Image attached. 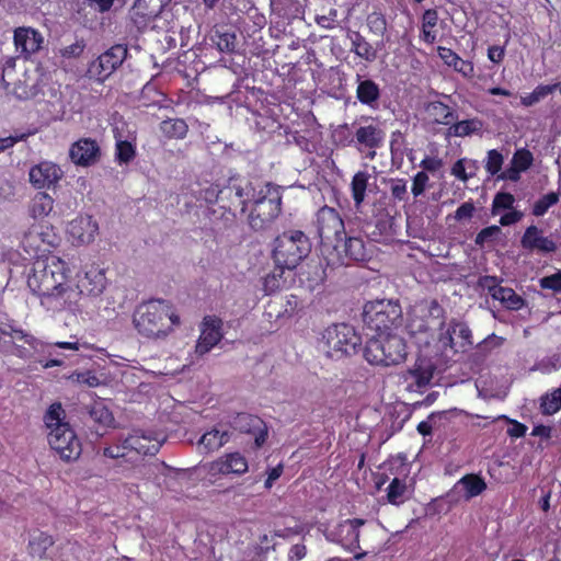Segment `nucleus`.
I'll return each mask as SVG.
<instances>
[{"label": "nucleus", "instance_id": "nucleus-1", "mask_svg": "<svg viewBox=\"0 0 561 561\" xmlns=\"http://www.w3.org/2000/svg\"><path fill=\"white\" fill-rule=\"evenodd\" d=\"M44 423L47 428L48 444L65 461H72L79 458L82 451L81 442L70 424L66 422V411L61 403L55 402L49 405Z\"/></svg>", "mask_w": 561, "mask_h": 561}, {"label": "nucleus", "instance_id": "nucleus-2", "mask_svg": "<svg viewBox=\"0 0 561 561\" xmlns=\"http://www.w3.org/2000/svg\"><path fill=\"white\" fill-rule=\"evenodd\" d=\"M312 244L301 230H288L274 240L272 252L277 268L294 270L310 254Z\"/></svg>", "mask_w": 561, "mask_h": 561}, {"label": "nucleus", "instance_id": "nucleus-3", "mask_svg": "<svg viewBox=\"0 0 561 561\" xmlns=\"http://www.w3.org/2000/svg\"><path fill=\"white\" fill-rule=\"evenodd\" d=\"M363 355L371 365H399L407 358V343L402 336L392 332L371 335L366 342Z\"/></svg>", "mask_w": 561, "mask_h": 561}, {"label": "nucleus", "instance_id": "nucleus-4", "mask_svg": "<svg viewBox=\"0 0 561 561\" xmlns=\"http://www.w3.org/2000/svg\"><path fill=\"white\" fill-rule=\"evenodd\" d=\"M362 317L366 329L375 334L391 333L403 322L401 305L394 299H376L366 302Z\"/></svg>", "mask_w": 561, "mask_h": 561}, {"label": "nucleus", "instance_id": "nucleus-5", "mask_svg": "<svg viewBox=\"0 0 561 561\" xmlns=\"http://www.w3.org/2000/svg\"><path fill=\"white\" fill-rule=\"evenodd\" d=\"M444 327L445 310L437 300L416 307L410 314L407 325L409 334L423 345H430L435 332L442 331Z\"/></svg>", "mask_w": 561, "mask_h": 561}, {"label": "nucleus", "instance_id": "nucleus-6", "mask_svg": "<svg viewBox=\"0 0 561 561\" xmlns=\"http://www.w3.org/2000/svg\"><path fill=\"white\" fill-rule=\"evenodd\" d=\"M323 351L332 359L339 360L358 353L362 339L353 327L339 323L329 327L322 335Z\"/></svg>", "mask_w": 561, "mask_h": 561}, {"label": "nucleus", "instance_id": "nucleus-7", "mask_svg": "<svg viewBox=\"0 0 561 561\" xmlns=\"http://www.w3.org/2000/svg\"><path fill=\"white\" fill-rule=\"evenodd\" d=\"M65 268L66 263L57 257H51L43 266L41 262H37L33 274L27 279L28 288L39 297L68 285Z\"/></svg>", "mask_w": 561, "mask_h": 561}, {"label": "nucleus", "instance_id": "nucleus-8", "mask_svg": "<svg viewBox=\"0 0 561 561\" xmlns=\"http://www.w3.org/2000/svg\"><path fill=\"white\" fill-rule=\"evenodd\" d=\"M317 229L323 248L337 250L345 236L344 221L339 213L324 206L317 214Z\"/></svg>", "mask_w": 561, "mask_h": 561}, {"label": "nucleus", "instance_id": "nucleus-9", "mask_svg": "<svg viewBox=\"0 0 561 561\" xmlns=\"http://www.w3.org/2000/svg\"><path fill=\"white\" fill-rule=\"evenodd\" d=\"M169 316V302L163 299H150L142 302V333L151 337L167 336L171 331L165 328Z\"/></svg>", "mask_w": 561, "mask_h": 561}, {"label": "nucleus", "instance_id": "nucleus-10", "mask_svg": "<svg viewBox=\"0 0 561 561\" xmlns=\"http://www.w3.org/2000/svg\"><path fill=\"white\" fill-rule=\"evenodd\" d=\"M282 198L278 192L257 198L248 216L250 227L254 231L267 229L280 214Z\"/></svg>", "mask_w": 561, "mask_h": 561}, {"label": "nucleus", "instance_id": "nucleus-11", "mask_svg": "<svg viewBox=\"0 0 561 561\" xmlns=\"http://www.w3.org/2000/svg\"><path fill=\"white\" fill-rule=\"evenodd\" d=\"M126 55L127 48L123 45L112 46L89 65V77L101 82L104 81L122 65Z\"/></svg>", "mask_w": 561, "mask_h": 561}, {"label": "nucleus", "instance_id": "nucleus-12", "mask_svg": "<svg viewBox=\"0 0 561 561\" xmlns=\"http://www.w3.org/2000/svg\"><path fill=\"white\" fill-rule=\"evenodd\" d=\"M366 523L362 518L346 519L337 524L333 529L324 533L329 541L335 542L344 547L346 550L354 552L360 548L359 546V528Z\"/></svg>", "mask_w": 561, "mask_h": 561}, {"label": "nucleus", "instance_id": "nucleus-13", "mask_svg": "<svg viewBox=\"0 0 561 561\" xmlns=\"http://www.w3.org/2000/svg\"><path fill=\"white\" fill-rule=\"evenodd\" d=\"M222 320L217 316H205L201 322V335L195 346L199 356L207 354L224 337Z\"/></svg>", "mask_w": 561, "mask_h": 561}, {"label": "nucleus", "instance_id": "nucleus-14", "mask_svg": "<svg viewBox=\"0 0 561 561\" xmlns=\"http://www.w3.org/2000/svg\"><path fill=\"white\" fill-rule=\"evenodd\" d=\"M80 293L78 288L66 285L61 288L53 290L48 294L39 296L41 305L51 312H59L62 310L75 311L79 299Z\"/></svg>", "mask_w": 561, "mask_h": 561}, {"label": "nucleus", "instance_id": "nucleus-15", "mask_svg": "<svg viewBox=\"0 0 561 561\" xmlns=\"http://www.w3.org/2000/svg\"><path fill=\"white\" fill-rule=\"evenodd\" d=\"M13 44L19 57L27 60L42 49L44 36L31 26H19L13 33Z\"/></svg>", "mask_w": 561, "mask_h": 561}, {"label": "nucleus", "instance_id": "nucleus-16", "mask_svg": "<svg viewBox=\"0 0 561 561\" xmlns=\"http://www.w3.org/2000/svg\"><path fill=\"white\" fill-rule=\"evenodd\" d=\"M438 343L443 351L450 347L457 352V345L465 351L467 346L472 345L471 330L466 323L453 319L446 331L439 333Z\"/></svg>", "mask_w": 561, "mask_h": 561}, {"label": "nucleus", "instance_id": "nucleus-17", "mask_svg": "<svg viewBox=\"0 0 561 561\" xmlns=\"http://www.w3.org/2000/svg\"><path fill=\"white\" fill-rule=\"evenodd\" d=\"M99 225L91 216H78L67 226V233L73 244L82 245L94 241Z\"/></svg>", "mask_w": 561, "mask_h": 561}, {"label": "nucleus", "instance_id": "nucleus-18", "mask_svg": "<svg viewBox=\"0 0 561 561\" xmlns=\"http://www.w3.org/2000/svg\"><path fill=\"white\" fill-rule=\"evenodd\" d=\"M232 426L241 433L252 435L257 448L261 447L267 438V426L264 421L256 415L239 413L233 419Z\"/></svg>", "mask_w": 561, "mask_h": 561}, {"label": "nucleus", "instance_id": "nucleus-19", "mask_svg": "<svg viewBox=\"0 0 561 561\" xmlns=\"http://www.w3.org/2000/svg\"><path fill=\"white\" fill-rule=\"evenodd\" d=\"M28 176L35 188H50L61 179L62 171L57 164L44 161L32 167Z\"/></svg>", "mask_w": 561, "mask_h": 561}, {"label": "nucleus", "instance_id": "nucleus-20", "mask_svg": "<svg viewBox=\"0 0 561 561\" xmlns=\"http://www.w3.org/2000/svg\"><path fill=\"white\" fill-rule=\"evenodd\" d=\"M103 454L110 458L123 459L131 465H137L140 460V436L131 434L121 444L106 447Z\"/></svg>", "mask_w": 561, "mask_h": 561}, {"label": "nucleus", "instance_id": "nucleus-21", "mask_svg": "<svg viewBox=\"0 0 561 561\" xmlns=\"http://www.w3.org/2000/svg\"><path fill=\"white\" fill-rule=\"evenodd\" d=\"M248 470V461L240 453H231L211 461L208 465V472L217 474H242Z\"/></svg>", "mask_w": 561, "mask_h": 561}, {"label": "nucleus", "instance_id": "nucleus-22", "mask_svg": "<svg viewBox=\"0 0 561 561\" xmlns=\"http://www.w3.org/2000/svg\"><path fill=\"white\" fill-rule=\"evenodd\" d=\"M436 370V366L428 357H417L412 367L407 369L403 377L405 380L412 379L413 383L409 388L415 386L417 389L427 386Z\"/></svg>", "mask_w": 561, "mask_h": 561}, {"label": "nucleus", "instance_id": "nucleus-23", "mask_svg": "<svg viewBox=\"0 0 561 561\" xmlns=\"http://www.w3.org/2000/svg\"><path fill=\"white\" fill-rule=\"evenodd\" d=\"M542 231L537 226H529L520 240L524 249L534 251L537 250L542 253H552L557 250V244L548 237H543Z\"/></svg>", "mask_w": 561, "mask_h": 561}, {"label": "nucleus", "instance_id": "nucleus-24", "mask_svg": "<svg viewBox=\"0 0 561 561\" xmlns=\"http://www.w3.org/2000/svg\"><path fill=\"white\" fill-rule=\"evenodd\" d=\"M238 179L230 178L228 181V184L221 188H219L218 184L211 185L207 190H205L204 198L208 203H214L218 201H224L225 196L230 195L232 190H236V196L238 199H240V204L242 205L241 210H245L247 201L243 199L245 195H248L247 192H244V188L237 183Z\"/></svg>", "mask_w": 561, "mask_h": 561}, {"label": "nucleus", "instance_id": "nucleus-25", "mask_svg": "<svg viewBox=\"0 0 561 561\" xmlns=\"http://www.w3.org/2000/svg\"><path fill=\"white\" fill-rule=\"evenodd\" d=\"M87 410L95 425V433L98 435H103L102 431L113 426L114 416L104 401H94L91 405L87 407Z\"/></svg>", "mask_w": 561, "mask_h": 561}, {"label": "nucleus", "instance_id": "nucleus-26", "mask_svg": "<svg viewBox=\"0 0 561 561\" xmlns=\"http://www.w3.org/2000/svg\"><path fill=\"white\" fill-rule=\"evenodd\" d=\"M106 287V277L102 270L92 267L85 272V276L78 285V290L81 294L87 293L91 296H99Z\"/></svg>", "mask_w": 561, "mask_h": 561}, {"label": "nucleus", "instance_id": "nucleus-27", "mask_svg": "<svg viewBox=\"0 0 561 561\" xmlns=\"http://www.w3.org/2000/svg\"><path fill=\"white\" fill-rule=\"evenodd\" d=\"M56 236L49 226L33 225L24 234L23 242L33 249H39L43 244L54 245Z\"/></svg>", "mask_w": 561, "mask_h": 561}, {"label": "nucleus", "instance_id": "nucleus-28", "mask_svg": "<svg viewBox=\"0 0 561 561\" xmlns=\"http://www.w3.org/2000/svg\"><path fill=\"white\" fill-rule=\"evenodd\" d=\"M96 142H73L69 156L73 163L79 165H89L96 161L99 148Z\"/></svg>", "mask_w": 561, "mask_h": 561}, {"label": "nucleus", "instance_id": "nucleus-29", "mask_svg": "<svg viewBox=\"0 0 561 561\" xmlns=\"http://www.w3.org/2000/svg\"><path fill=\"white\" fill-rule=\"evenodd\" d=\"M439 58L454 70L460 72L463 77L470 78L474 75L472 62L461 59L455 51L447 47H438Z\"/></svg>", "mask_w": 561, "mask_h": 561}, {"label": "nucleus", "instance_id": "nucleus-30", "mask_svg": "<svg viewBox=\"0 0 561 561\" xmlns=\"http://www.w3.org/2000/svg\"><path fill=\"white\" fill-rule=\"evenodd\" d=\"M270 5L274 13L287 20L301 19L305 14L299 0H271Z\"/></svg>", "mask_w": 561, "mask_h": 561}, {"label": "nucleus", "instance_id": "nucleus-31", "mask_svg": "<svg viewBox=\"0 0 561 561\" xmlns=\"http://www.w3.org/2000/svg\"><path fill=\"white\" fill-rule=\"evenodd\" d=\"M482 128L483 124L478 118L462 119L450 124L447 129V136L459 138L479 136Z\"/></svg>", "mask_w": 561, "mask_h": 561}, {"label": "nucleus", "instance_id": "nucleus-32", "mask_svg": "<svg viewBox=\"0 0 561 561\" xmlns=\"http://www.w3.org/2000/svg\"><path fill=\"white\" fill-rule=\"evenodd\" d=\"M230 438L227 431H220L216 427L203 434L197 443L199 450L213 453L222 447Z\"/></svg>", "mask_w": 561, "mask_h": 561}, {"label": "nucleus", "instance_id": "nucleus-33", "mask_svg": "<svg viewBox=\"0 0 561 561\" xmlns=\"http://www.w3.org/2000/svg\"><path fill=\"white\" fill-rule=\"evenodd\" d=\"M426 115L435 123L450 125L457 119L456 112L440 101H434L426 105Z\"/></svg>", "mask_w": 561, "mask_h": 561}, {"label": "nucleus", "instance_id": "nucleus-34", "mask_svg": "<svg viewBox=\"0 0 561 561\" xmlns=\"http://www.w3.org/2000/svg\"><path fill=\"white\" fill-rule=\"evenodd\" d=\"M342 242L344 256L350 261L364 262L369 259V253L363 239L356 237L346 238L345 234Z\"/></svg>", "mask_w": 561, "mask_h": 561}, {"label": "nucleus", "instance_id": "nucleus-35", "mask_svg": "<svg viewBox=\"0 0 561 561\" xmlns=\"http://www.w3.org/2000/svg\"><path fill=\"white\" fill-rule=\"evenodd\" d=\"M54 208V199L50 195L44 192H39L34 195L32 198L28 211L30 215L36 219V218H44L48 216Z\"/></svg>", "mask_w": 561, "mask_h": 561}, {"label": "nucleus", "instance_id": "nucleus-36", "mask_svg": "<svg viewBox=\"0 0 561 561\" xmlns=\"http://www.w3.org/2000/svg\"><path fill=\"white\" fill-rule=\"evenodd\" d=\"M352 47L351 50L366 61H374L377 57L376 50L359 32L348 34Z\"/></svg>", "mask_w": 561, "mask_h": 561}, {"label": "nucleus", "instance_id": "nucleus-37", "mask_svg": "<svg viewBox=\"0 0 561 561\" xmlns=\"http://www.w3.org/2000/svg\"><path fill=\"white\" fill-rule=\"evenodd\" d=\"M492 298L500 300L501 304L510 310L517 311L525 306V299L510 287L495 289L494 294H492Z\"/></svg>", "mask_w": 561, "mask_h": 561}, {"label": "nucleus", "instance_id": "nucleus-38", "mask_svg": "<svg viewBox=\"0 0 561 561\" xmlns=\"http://www.w3.org/2000/svg\"><path fill=\"white\" fill-rule=\"evenodd\" d=\"M461 486L465 490V499L470 500L481 494L486 489L484 480L477 474H466L456 484V488Z\"/></svg>", "mask_w": 561, "mask_h": 561}, {"label": "nucleus", "instance_id": "nucleus-39", "mask_svg": "<svg viewBox=\"0 0 561 561\" xmlns=\"http://www.w3.org/2000/svg\"><path fill=\"white\" fill-rule=\"evenodd\" d=\"M55 543L54 538L46 533L34 535L28 542V550L32 557L44 559L47 550Z\"/></svg>", "mask_w": 561, "mask_h": 561}, {"label": "nucleus", "instance_id": "nucleus-40", "mask_svg": "<svg viewBox=\"0 0 561 561\" xmlns=\"http://www.w3.org/2000/svg\"><path fill=\"white\" fill-rule=\"evenodd\" d=\"M356 95L360 103L373 106L380 96V90L376 82L366 79L358 83Z\"/></svg>", "mask_w": 561, "mask_h": 561}, {"label": "nucleus", "instance_id": "nucleus-41", "mask_svg": "<svg viewBox=\"0 0 561 561\" xmlns=\"http://www.w3.org/2000/svg\"><path fill=\"white\" fill-rule=\"evenodd\" d=\"M540 412L550 416L561 410V388L553 389L540 397Z\"/></svg>", "mask_w": 561, "mask_h": 561}, {"label": "nucleus", "instance_id": "nucleus-42", "mask_svg": "<svg viewBox=\"0 0 561 561\" xmlns=\"http://www.w3.org/2000/svg\"><path fill=\"white\" fill-rule=\"evenodd\" d=\"M142 440L152 443L150 446L142 445V455L154 456L167 440V434L163 430H142Z\"/></svg>", "mask_w": 561, "mask_h": 561}, {"label": "nucleus", "instance_id": "nucleus-43", "mask_svg": "<svg viewBox=\"0 0 561 561\" xmlns=\"http://www.w3.org/2000/svg\"><path fill=\"white\" fill-rule=\"evenodd\" d=\"M161 133L167 138L181 139L187 133V125L183 119L170 118L160 124Z\"/></svg>", "mask_w": 561, "mask_h": 561}, {"label": "nucleus", "instance_id": "nucleus-44", "mask_svg": "<svg viewBox=\"0 0 561 561\" xmlns=\"http://www.w3.org/2000/svg\"><path fill=\"white\" fill-rule=\"evenodd\" d=\"M438 13L434 9L425 10L422 16V39L427 44L436 41V33L432 30L437 25Z\"/></svg>", "mask_w": 561, "mask_h": 561}, {"label": "nucleus", "instance_id": "nucleus-45", "mask_svg": "<svg viewBox=\"0 0 561 561\" xmlns=\"http://www.w3.org/2000/svg\"><path fill=\"white\" fill-rule=\"evenodd\" d=\"M559 84H540L534 89L533 92L522 96V104L525 106H533L534 104L538 103L542 99L547 98L548 95L552 94L557 89Z\"/></svg>", "mask_w": 561, "mask_h": 561}, {"label": "nucleus", "instance_id": "nucleus-46", "mask_svg": "<svg viewBox=\"0 0 561 561\" xmlns=\"http://www.w3.org/2000/svg\"><path fill=\"white\" fill-rule=\"evenodd\" d=\"M369 175L366 172L359 171L357 172L352 180V196L356 206H359L364 198L367 188Z\"/></svg>", "mask_w": 561, "mask_h": 561}, {"label": "nucleus", "instance_id": "nucleus-47", "mask_svg": "<svg viewBox=\"0 0 561 561\" xmlns=\"http://www.w3.org/2000/svg\"><path fill=\"white\" fill-rule=\"evenodd\" d=\"M405 492L407 484L399 478H394L387 489V499L389 503L398 505L403 502Z\"/></svg>", "mask_w": 561, "mask_h": 561}, {"label": "nucleus", "instance_id": "nucleus-48", "mask_svg": "<svg viewBox=\"0 0 561 561\" xmlns=\"http://www.w3.org/2000/svg\"><path fill=\"white\" fill-rule=\"evenodd\" d=\"M558 202L559 195L554 192L543 195L534 204L533 215L537 217L543 216L547 210Z\"/></svg>", "mask_w": 561, "mask_h": 561}, {"label": "nucleus", "instance_id": "nucleus-49", "mask_svg": "<svg viewBox=\"0 0 561 561\" xmlns=\"http://www.w3.org/2000/svg\"><path fill=\"white\" fill-rule=\"evenodd\" d=\"M367 26L376 35L382 36L387 31V20L381 12H371L367 16Z\"/></svg>", "mask_w": 561, "mask_h": 561}, {"label": "nucleus", "instance_id": "nucleus-50", "mask_svg": "<svg viewBox=\"0 0 561 561\" xmlns=\"http://www.w3.org/2000/svg\"><path fill=\"white\" fill-rule=\"evenodd\" d=\"M515 202V197L511 193L500 192L494 196L492 203V214L496 215L501 210L512 209Z\"/></svg>", "mask_w": 561, "mask_h": 561}, {"label": "nucleus", "instance_id": "nucleus-51", "mask_svg": "<svg viewBox=\"0 0 561 561\" xmlns=\"http://www.w3.org/2000/svg\"><path fill=\"white\" fill-rule=\"evenodd\" d=\"M69 379L72 382L79 383V385H87L88 387H98L100 386L101 381L98 378V376L92 373L91 370H84V371H75L69 376Z\"/></svg>", "mask_w": 561, "mask_h": 561}, {"label": "nucleus", "instance_id": "nucleus-52", "mask_svg": "<svg viewBox=\"0 0 561 561\" xmlns=\"http://www.w3.org/2000/svg\"><path fill=\"white\" fill-rule=\"evenodd\" d=\"M533 160L534 158L530 151L526 149H519L514 153L511 163L519 170L526 171L531 165Z\"/></svg>", "mask_w": 561, "mask_h": 561}, {"label": "nucleus", "instance_id": "nucleus-53", "mask_svg": "<svg viewBox=\"0 0 561 561\" xmlns=\"http://www.w3.org/2000/svg\"><path fill=\"white\" fill-rule=\"evenodd\" d=\"M501 233V228L499 226H489L483 228L476 237L474 243L483 248L486 242H491L494 238H496Z\"/></svg>", "mask_w": 561, "mask_h": 561}, {"label": "nucleus", "instance_id": "nucleus-54", "mask_svg": "<svg viewBox=\"0 0 561 561\" xmlns=\"http://www.w3.org/2000/svg\"><path fill=\"white\" fill-rule=\"evenodd\" d=\"M112 125H113L112 131H113L115 140H117V141L135 140V135H131V133L127 129V126H128L127 123L124 122L122 118H119V119L114 118V122Z\"/></svg>", "mask_w": 561, "mask_h": 561}, {"label": "nucleus", "instance_id": "nucleus-55", "mask_svg": "<svg viewBox=\"0 0 561 561\" xmlns=\"http://www.w3.org/2000/svg\"><path fill=\"white\" fill-rule=\"evenodd\" d=\"M446 416V412H435L428 415L426 421H422L417 425V432L423 436H427L432 434V430L436 426L437 422Z\"/></svg>", "mask_w": 561, "mask_h": 561}, {"label": "nucleus", "instance_id": "nucleus-56", "mask_svg": "<svg viewBox=\"0 0 561 561\" xmlns=\"http://www.w3.org/2000/svg\"><path fill=\"white\" fill-rule=\"evenodd\" d=\"M382 137L381 130L373 124L363 126L356 131V140H380Z\"/></svg>", "mask_w": 561, "mask_h": 561}, {"label": "nucleus", "instance_id": "nucleus-57", "mask_svg": "<svg viewBox=\"0 0 561 561\" xmlns=\"http://www.w3.org/2000/svg\"><path fill=\"white\" fill-rule=\"evenodd\" d=\"M503 156L496 150H490L488 152V160L485 164L486 171L491 175H495L502 168Z\"/></svg>", "mask_w": 561, "mask_h": 561}, {"label": "nucleus", "instance_id": "nucleus-58", "mask_svg": "<svg viewBox=\"0 0 561 561\" xmlns=\"http://www.w3.org/2000/svg\"><path fill=\"white\" fill-rule=\"evenodd\" d=\"M540 287L554 293L561 291V271L539 279Z\"/></svg>", "mask_w": 561, "mask_h": 561}, {"label": "nucleus", "instance_id": "nucleus-59", "mask_svg": "<svg viewBox=\"0 0 561 561\" xmlns=\"http://www.w3.org/2000/svg\"><path fill=\"white\" fill-rule=\"evenodd\" d=\"M1 333L4 335H9L12 339L23 341L26 344L33 345L35 342V337L22 329H14L13 327H9L1 329Z\"/></svg>", "mask_w": 561, "mask_h": 561}, {"label": "nucleus", "instance_id": "nucleus-60", "mask_svg": "<svg viewBox=\"0 0 561 561\" xmlns=\"http://www.w3.org/2000/svg\"><path fill=\"white\" fill-rule=\"evenodd\" d=\"M218 49L222 53H231L236 48V35L231 33H224L218 36Z\"/></svg>", "mask_w": 561, "mask_h": 561}, {"label": "nucleus", "instance_id": "nucleus-61", "mask_svg": "<svg viewBox=\"0 0 561 561\" xmlns=\"http://www.w3.org/2000/svg\"><path fill=\"white\" fill-rule=\"evenodd\" d=\"M504 342V339L495 335L494 333L485 337L482 342L478 344V350L481 353H488L495 347H500Z\"/></svg>", "mask_w": 561, "mask_h": 561}, {"label": "nucleus", "instance_id": "nucleus-62", "mask_svg": "<svg viewBox=\"0 0 561 561\" xmlns=\"http://www.w3.org/2000/svg\"><path fill=\"white\" fill-rule=\"evenodd\" d=\"M428 182V175L424 171H420L413 178L412 193L415 197L423 194Z\"/></svg>", "mask_w": 561, "mask_h": 561}, {"label": "nucleus", "instance_id": "nucleus-63", "mask_svg": "<svg viewBox=\"0 0 561 561\" xmlns=\"http://www.w3.org/2000/svg\"><path fill=\"white\" fill-rule=\"evenodd\" d=\"M283 272H284V270L279 268V273L278 274L273 272L272 274H268L264 278V289H265V291L272 293V291L276 290L277 288H279V285H280L279 278L282 277Z\"/></svg>", "mask_w": 561, "mask_h": 561}, {"label": "nucleus", "instance_id": "nucleus-64", "mask_svg": "<svg viewBox=\"0 0 561 561\" xmlns=\"http://www.w3.org/2000/svg\"><path fill=\"white\" fill-rule=\"evenodd\" d=\"M119 161L127 162L135 154L131 142H116Z\"/></svg>", "mask_w": 561, "mask_h": 561}]
</instances>
